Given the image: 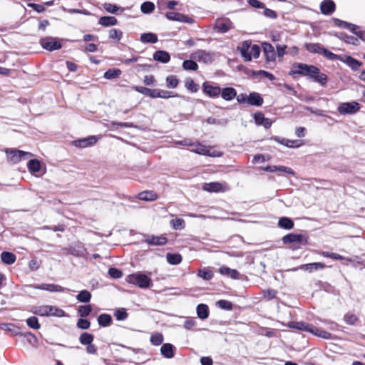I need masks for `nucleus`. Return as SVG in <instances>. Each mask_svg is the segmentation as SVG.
I'll return each mask as SVG.
<instances>
[{
    "mask_svg": "<svg viewBox=\"0 0 365 365\" xmlns=\"http://www.w3.org/2000/svg\"><path fill=\"white\" fill-rule=\"evenodd\" d=\"M144 242L150 246H163L167 244L168 239L165 235H145Z\"/></svg>",
    "mask_w": 365,
    "mask_h": 365,
    "instance_id": "obj_17",
    "label": "nucleus"
},
{
    "mask_svg": "<svg viewBox=\"0 0 365 365\" xmlns=\"http://www.w3.org/2000/svg\"><path fill=\"white\" fill-rule=\"evenodd\" d=\"M123 37V32L116 29H112L109 31V38L112 40L120 41Z\"/></svg>",
    "mask_w": 365,
    "mask_h": 365,
    "instance_id": "obj_55",
    "label": "nucleus"
},
{
    "mask_svg": "<svg viewBox=\"0 0 365 365\" xmlns=\"http://www.w3.org/2000/svg\"><path fill=\"white\" fill-rule=\"evenodd\" d=\"M304 47L308 52L322 55L329 60L334 61L335 58V53L329 51L319 43H306Z\"/></svg>",
    "mask_w": 365,
    "mask_h": 365,
    "instance_id": "obj_3",
    "label": "nucleus"
},
{
    "mask_svg": "<svg viewBox=\"0 0 365 365\" xmlns=\"http://www.w3.org/2000/svg\"><path fill=\"white\" fill-rule=\"evenodd\" d=\"M158 36L153 33H144L140 36V41L143 43H155L158 41Z\"/></svg>",
    "mask_w": 365,
    "mask_h": 365,
    "instance_id": "obj_38",
    "label": "nucleus"
},
{
    "mask_svg": "<svg viewBox=\"0 0 365 365\" xmlns=\"http://www.w3.org/2000/svg\"><path fill=\"white\" fill-rule=\"evenodd\" d=\"M27 167L31 173L37 175L41 170V165L38 160L32 159L28 162Z\"/></svg>",
    "mask_w": 365,
    "mask_h": 365,
    "instance_id": "obj_30",
    "label": "nucleus"
},
{
    "mask_svg": "<svg viewBox=\"0 0 365 365\" xmlns=\"http://www.w3.org/2000/svg\"><path fill=\"white\" fill-rule=\"evenodd\" d=\"M138 197L139 200L143 201H154L158 199V195L154 191L146 190L140 192Z\"/></svg>",
    "mask_w": 365,
    "mask_h": 365,
    "instance_id": "obj_29",
    "label": "nucleus"
},
{
    "mask_svg": "<svg viewBox=\"0 0 365 365\" xmlns=\"http://www.w3.org/2000/svg\"><path fill=\"white\" fill-rule=\"evenodd\" d=\"M28 287L36 289L46 290L50 292H63L68 290L67 288L55 284H30Z\"/></svg>",
    "mask_w": 365,
    "mask_h": 365,
    "instance_id": "obj_15",
    "label": "nucleus"
},
{
    "mask_svg": "<svg viewBox=\"0 0 365 365\" xmlns=\"http://www.w3.org/2000/svg\"><path fill=\"white\" fill-rule=\"evenodd\" d=\"M309 78L314 82L319 83L322 86H325L328 81L327 76L324 73H321L319 68L314 71V73L310 75Z\"/></svg>",
    "mask_w": 365,
    "mask_h": 365,
    "instance_id": "obj_22",
    "label": "nucleus"
},
{
    "mask_svg": "<svg viewBox=\"0 0 365 365\" xmlns=\"http://www.w3.org/2000/svg\"><path fill=\"white\" fill-rule=\"evenodd\" d=\"M122 73V71L118 68H110L107 70L104 74L103 77L106 79L111 80L115 79L118 78Z\"/></svg>",
    "mask_w": 365,
    "mask_h": 365,
    "instance_id": "obj_40",
    "label": "nucleus"
},
{
    "mask_svg": "<svg viewBox=\"0 0 365 365\" xmlns=\"http://www.w3.org/2000/svg\"><path fill=\"white\" fill-rule=\"evenodd\" d=\"M317 70V67L313 65H307L302 63H296L293 65L292 73L298 74L302 76H310L314 73V71Z\"/></svg>",
    "mask_w": 365,
    "mask_h": 365,
    "instance_id": "obj_7",
    "label": "nucleus"
},
{
    "mask_svg": "<svg viewBox=\"0 0 365 365\" xmlns=\"http://www.w3.org/2000/svg\"><path fill=\"white\" fill-rule=\"evenodd\" d=\"M360 108L361 105L359 103L356 101H351L340 103L337 108V110L341 115H351L357 113Z\"/></svg>",
    "mask_w": 365,
    "mask_h": 365,
    "instance_id": "obj_9",
    "label": "nucleus"
},
{
    "mask_svg": "<svg viewBox=\"0 0 365 365\" xmlns=\"http://www.w3.org/2000/svg\"><path fill=\"white\" fill-rule=\"evenodd\" d=\"M6 153L8 160L14 163H17L23 160H26L33 156L32 153L17 149H6Z\"/></svg>",
    "mask_w": 365,
    "mask_h": 365,
    "instance_id": "obj_6",
    "label": "nucleus"
},
{
    "mask_svg": "<svg viewBox=\"0 0 365 365\" xmlns=\"http://www.w3.org/2000/svg\"><path fill=\"white\" fill-rule=\"evenodd\" d=\"M91 312H92V307L90 304L79 306L78 309V314L81 317H88L91 314Z\"/></svg>",
    "mask_w": 365,
    "mask_h": 365,
    "instance_id": "obj_48",
    "label": "nucleus"
},
{
    "mask_svg": "<svg viewBox=\"0 0 365 365\" xmlns=\"http://www.w3.org/2000/svg\"><path fill=\"white\" fill-rule=\"evenodd\" d=\"M127 282L141 289H147L152 286L153 282L150 277L145 274L138 272L127 277Z\"/></svg>",
    "mask_w": 365,
    "mask_h": 365,
    "instance_id": "obj_2",
    "label": "nucleus"
},
{
    "mask_svg": "<svg viewBox=\"0 0 365 365\" xmlns=\"http://www.w3.org/2000/svg\"><path fill=\"white\" fill-rule=\"evenodd\" d=\"M103 8L106 11L110 14H117L118 11H123V8L118 7L116 4H113L110 3H105L103 4Z\"/></svg>",
    "mask_w": 365,
    "mask_h": 365,
    "instance_id": "obj_54",
    "label": "nucleus"
},
{
    "mask_svg": "<svg viewBox=\"0 0 365 365\" xmlns=\"http://www.w3.org/2000/svg\"><path fill=\"white\" fill-rule=\"evenodd\" d=\"M175 347L172 344L165 343L162 345L160 353L164 357L171 359L175 355Z\"/></svg>",
    "mask_w": 365,
    "mask_h": 365,
    "instance_id": "obj_24",
    "label": "nucleus"
},
{
    "mask_svg": "<svg viewBox=\"0 0 365 365\" xmlns=\"http://www.w3.org/2000/svg\"><path fill=\"white\" fill-rule=\"evenodd\" d=\"M344 322L349 325H354L358 321V317L352 313L348 312L344 316Z\"/></svg>",
    "mask_w": 365,
    "mask_h": 365,
    "instance_id": "obj_52",
    "label": "nucleus"
},
{
    "mask_svg": "<svg viewBox=\"0 0 365 365\" xmlns=\"http://www.w3.org/2000/svg\"><path fill=\"white\" fill-rule=\"evenodd\" d=\"M197 276L205 280L209 281L213 278L214 274L210 267H205L198 269Z\"/></svg>",
    "mask_w": 365,
    "mask_h": 365,
    "instance_id": "obj_34",
    "label": "nucleus"
},
{
    "mask_svg": "<svg viewBox=\"0 0 365 365\" xmlns=\"http://www.w3.org/2000/svg\"><path fill=\"white\" fill-rule=\"evenodd\" d=\"M155 9V4L151 1H145L140 6V10L143 14H150Z\"/></svg>",
    "mask_w": 365,
    "mask_h": 365,
    "instance_id": "obj_49",
    "label": "nucleus"
},
{
    "mask_svg": "<svg viewBox=\"0 0 365 365\" xmlns=\"http://www.w3.org/2000/svg\"><path fill=\"white\" fill-rule=\"evenodd\" d=\"M159 94H160L159 98H165V99L173 98V97H175L178 96L177 94H175L173 92L165 91V90H160V89H159Z\"/></svg>",
    "mask_w": 365,
    "mask_h": 365,
    "instance_id": "obj_64",
    "label": "nucleus"
},
{
    "mask_svg": "<svg viewBox=\"0 0 365 365\" xmlns=\"http://www.w3.org/2000/svg\"><path fill=\"white\" fill-rule=\"evenodd\" d=\"M166 259L169 264L177 265L182 262V257L181 255L178 253H168L166 255Z\"/></svg>",
    "mask_w": 365,
    "mask_h": 365,
    "instance_id": "obj_35",
    "label": "nucleus"
},
{
    "mask_svg": "<svg viewBox=\"0 0 365 365\" xmlns=\"http://www.w3.org/2000/svg\"><path fill=\"white\" fill-rule=\"evenodd\" d=\"M98 24L103 26L108 27L116 25L118 20L114 16H105L99 19Z\"/></svg>",
    "mask_w": 365,
    "mask_h": 365,
    "instance_id": "obj_33",
    "label": "nucleus"
},
{
    "mask_svg": "<svg viewBox=\"0 0 365 365\" xmlns=\"http://www.w3.org/2000/svg\"><path fill=\"white\" fill-rule=\"evenodd\" d=\"M1 261L6 264H12L16 261V255L9 252H3L1 254Z\"/></svg>",
    "mask_w": 365,
    "mask_h": 365,
    "instance_id": "obj_36",
    "label": "nucleus"
},
{
    "mask_svg": "<svg viewBox=\"0 0 365 365\" xmlns=\"http://www.w3.org/2000/svg\"><path fill=\"white\" fill-rule=\"evenodd\" d=\"M150 341L152 344L159 346L163 341V336L160 333H155L150 336Z\"/></svg>",
    "mask_w": 365,
    "mask_h": 365,
    "instance_id": "obj_58",
    "label": "nucleus"
},
{
    "mask_svg": "<svg viewBox=\"0 0 365 365\" xmlns=\"http://www.w3.org/2000/svg\"><path fill=\"white\" fill-rule=\"evenodd\" d=\"M332 21H334L335 26L340 27V28H343V29H349V30H350L351 28H354L353 24L342 21V20L336 19V18H333Z\"/></svg>",
    "mask_w": 365,
    "mask_h": 365,
    "instance_id": "obj_50",
    "label": "nucleus"
},
{
    "mask_svg": "<svg viewBox=\"0 0 365 365\" xmlns=\"http://www.w3.org/2000/svg\"><path fill=\"white\" fill-rule=\"evenodd\" d=\"M219 272L222 275L229 277L233 279H239L240 275V272L237 270L225 266L221 267L219 269Z\"/></svg>",
    "mask_w": 365,
    "mask_h": 365,
    "instance_id": "obj_26",
    "label": "nucleus"
},
{
    "mask_svg": "<svg viewBox=\"0 0 365 365\" xmlns=\"http://www.w3.org/2000/svg\"><path fill=\"white\" fill-rule=\"evenodd\" d=\"M341 39L344 40L346 43L351 45L357 46L359 43L358 38L341 33L339 36Z\"/></svg>",
    "mask_w": 365,
    "mask_h": 365,
    "instance_id": "obj_46",
    "label": "nucleus"
},
{
    "mask_svg": "<svg viewBox=\"0 0 365 365\" xmlns=\"http://www.w3.org/2000/svg\"><path fill=\"white\" fill-rule=\"evenodd\" d=\"M97 320L98 324L103 327H108L112 323V317L108 314H102L99 315Z\"/></svg>",
    "mask_w": 365,
    "mask_h": 365,
    "instance_id": "obj_37",
    "label": "nucleus"
},
{
    "mask_svg": "<svg viewBox=\"0 0 365 365\" xmlns=\"http://www.w3.org/2000/svg\"><path fill=\"white\" fill-rule=\"evenodd\" d=\"M26 324L30 328L34 329H38L41 327L38 320L36 317H31L28 318L26 319Z\"/></svg>",
    "mask_w": 365,
    "mask_h": 365,
    "instance_id": "obj_59",
    "label": "nucleus"
},
{
    "mask_svg": "<svg viewBox=\"0 0 365 365\" xmlns=\"http://www.w3.org/2000/svg\"><path fill=\"white\" fill-rule=\"evenodd\" d=\"M48 317H63L66 316V312L56 306L48 305Z\"/></svg>",
    "mask_w": 365,
    "mask_h": 365,
    "instance_id": "obj_39",
    "label": "nucleus"
},
{
    "mask_svg": "<svg viewBox=\"0 0 365 365\" xmlns=\"http://www.w3.org/2000/svg\"><path fill=\"white\" fill-rule=\"evenodd\" d=\"M190 58L205 64H211L216 58L214 51L198 49L190 54Z\"/></svg>",
    "mask_w": 365,
    "mask_h": 365,
    "instance_id": "obj_5",
    "label": "nucleus"
},
{
    "mask_svg": "<svg viewBox=\"0 0 365 365\" xmlns=\"http://www.w3.org/2000/svg\"><path fill=\"white\" fill-rule=\"evenodd\" d=\"M182 68L186 71H197L198 68L197 63L194 61V59L185 60L182 62Z\"/></svg>",
    "mask_w": 365,
    "mask_h": 365,
    "instance_id": "obj_45",
    "label": "nucleus"
},
{
    "mask_svg": "<svg viewBox=\"0 0 365 365\" xmlns=\"http://www.w3.org/2000/svg\"><path fill=\"white\" fill-rule=\"evenodd\" d=\"M1 329L5 331L10 332L12 335L14 336L21 335L20 328L13 324H1Z\"/></svg>",
    "mask_w": 365,
    "mask_h": 365,
    "instance_id": "obj_32",
    "label": "nucleus"
},
{
    "mask_svg": "<svg viewBox=\"0 0 365 365\" xmlns=\"http://www.w3.org/2000/svg\"><path fill=\"white\" fill-rule=\"evenodd\" d=\"M339 60L346 63L354 71H356L361 66L362 63L351 56L335 54L334 61Z\"/></svg>",
    "mask_w": 365,
    "mask_h": 365,
    "instance_id": "obj_11",
    "label": "nucleus"
},
{
    "mask_svg": "<svg viewBox=\"0 0 365 365\" xmlns=\"http://www.w3.org/2000/svg\"><path fill=\"white\" fill-rule=\"evenodd\" d=\"M255 122L257 125H262L264 128L267 129L271 127L272 121L265 118L264 113L262 112H257L254 114Z\"/></svg>",
    "mask_w": 365,
    "mask_h": 365,
    "instance_id": "obj_21",
    "label": "nucleus"
},
{
    "mask_svg": "<svg viewBox=\"0 0 365 365\" xmlns=\"http://www.w3.org/2000/svg\"><path fill=\"white\" fill-rule=\"evenodd\" d=\"M262 48L266 59V63L268 65L267 68H272L275 65L276 60L274 48L271 43L264 42L262 43Z\"/></svg>",
    "mask_w": 365,
    "mask_h": 365,
    "instance_id": "obj_8",
    "label": "nucleus"
},
{
    "mask_svg": "<svg viewBox=\"0 0 365 365\" xmlns=\"http://www.w3.org/2000/svg\"><path fill=\"white\" fill-rule=\"evenodd\" d=\"M196 311H197V317L200 319L204 320V319H206L207 318H208L209 314H210V311H209V307L207 304H198L197 306Z\"/></svg>",
    "mask_w": 365,
    "mask_h": 365,
    "instance_id": "obj_31",
    "label": "nucleus"
},
{
    "mask_svg": "<svg viewBox=\"0 0 365 365\" xmlns=\"http://www.w3.org/2000/svg\"><path fill=\"white\" fill-rule=\"evenodd\" d=\"M41 46L46 50L53 51L61 48L62 44L57 38L48 36L40 39Z\"/></svg>",
    "mask_w": 365,
    "mask_h": 365,
    "instance_id": "obj_10",
    "label": "nucleus"
},
{
    "mask_svg": "<svg viewBox=\"0 0 365 365\" xmlns=\"http://www.w3.org/2000/svg\"><path fill=\"white\" fill-rule=\"evenodd\" d=\"M91 294L88 290H82L76 296V299L79 302L88 303L91 301Z\"/></svg>",
    "mask_w": 365,
    "mask_h": 365,
    "instance_id": "obj_42",
    "label": "nucleus"
},
{
    "mask_svg": "<svg viewBox=\"0 0 365 365\" xmlns=\"http://www.w3.org/2000/svg\"><path fill=\"white\" fill-rule=\"evenodd\" d=\"M217 306L225 310H231L232 309V303L227 300L221 299L217 302Z\"/></svg>",
    "mask_w": 365,
    "mask_h": 365,
    "instance_id": "obj_61",
    "label": "nucleus"
},
{
    "mask_svg": "<svg viewBox=\"0 0 365 365\" xmlns=\"http://www.w3.org/2000/svg\"><path fill=\"white\" fill-rule=\"evenodd\" d=\"M220 96L224 100L230 101L237 96V91L232 87H226L221 89Z\"/></svg>",
    "mask_w": 365,
    "mask_h": 365,
    "instance_id": "obj_25",
    "label": "nucleus"
},
{
    "mask_svg": "<svg viewBox=\"0 0 365 365\" xmlns=\"http://www.w3.org/2000/svg\"><path fill=\"white\" fill-rule=\"evenodd\" d=\"M233 28V24L229 19H219L217 21L215 29L224 34Z\"/></svg>",
    "mask_w": 365,
    "mask_h": 365,
    "instance_id": "obj_18",
    "label": "nucleus"
},
{
    "mask_svg": "<svg viewBox=\"0 0 365 365\" xmlns=\"http://www.w3.org/2000/svg\"><path fill=\"white\" fill-rule=\"evenodd\" d=\"M172 227L175 230H183L185 227V222L182 218H175L170 220Z\"/></svg>",
    "mask_w": 365,
    "mask_h": 365,
    "instance_id": "obj_44",
    "label": "nucleus"
},
{
    "mask_svg": "<svg viewBox=\"0 0 365 365\" xmlns=\"http://www.w3.org/2000/svg\"><path fill=\"white\" fill-rule=\"evenodd\" d=\"M325 267V264L322 262H314L300 265L298 268H295L294 270L301 269L304 271H308L312 272L313 270L322 269Z\"/></svg>",
    "mask_w": 365,
    "mask_h": 365,
    "instance_id": "obj_23",
    "label": "nucleus"
},
{
    "mask_svg": "<svg viewBox=\"0 0 365 365\" xmlns=\"http://www.w3.org/2000/svg\"><path fill=\"white\" fill-rule=\"evenodd\" d=\"M48 305H41L34 307L32 312L41 317H48Z\"/></svg>",
    "mask_w": 365,
    "mask_h": 365,
    "instance_id": "obj_43",
    "label": "nucleus"
},
{
    "mask_svg": "<svg viewBox=\"0 0 365 365\" xmlns=\"http://www.w3.org/2000/svg\"><path fill=\"white\" fill-rule=\"evenodd\" d=\"M153 59L156 61L163 63H166L170 61V56L168 52L163 50H159L154 53Z\"/></svg>",
    "mask_w": 365,
    "mask_h": 365,
    "instance_id": "obj_27",
    "label": "nucleus"
},
{
    "mask_svg": "<svg viewBox=\"0 0 365 365\" xmlns=\"http://www.w3.org/2000/svg\"><path fill=\"white\" fill-rule=\"evenodd\" d=\"M179 81L174 75L168 76L166 78V86L169 88H175L178 86Z\"/></svg>",
    "mask_w": 365,
    "mask_h": 365,
    "instance_id": "obj_53",
    "label": "nucleus"
},
{
    "mask_svg": "<svg viewBox=\"0 0 365 365\" xmlns=\"http://www.w3.org/2000/svg\"><path fill=\"white\" fill-rule=\"evenodd\" d=\"M93 339L94 336L93 334L88 332H83L81 334L79 337V341L83 345H88L93 342Z\"/></svg>",
    "mask_w": 365,
    "mask_h": 365,
    "instance_id": "obj_47",
    "label": "nucleus"
},
{
    "mask_svg": "<svg viewBox=\"0 0 365 365\" xmlns=\"http://www.w3.org/2000/svg\"><path fill=\"white\" fill-rule=\"evenodd\" d=\"M202 92L210 98H215L220 96L221 88L206 81L202 84Z\"/></svg>",
    "mask_w": 365,
    "mask_h": 365,
    "instance_id": "obj_16",
    "label": "nucleus"
},
{
    "mask_svg": "<svg viewBox=\"0 0 365 365\" xmlns=\"http://www.w3.org/2000/svg\"><path fill=\"white\" fill-rule=\"evenodd\" d=\"M354 28H351L350 31L355 34L361 41H365V31L362 30L360 26L354 24Z\"/></svg>",
    "mask_w": 365,
    "mask_h": 365,
    "instance_id": "obj_51",
    "label": "nucleus"
},
{
    "mask_svg": "<svg viewBox=\"0 0 365 365\" xmlns=\"http://www.w3.org/2000/svg\"><path fill=\"white\" fill-rule=\"evenodd\" d=\"M240 53L245 61H250L252 58H257L259 56L260 48L258 45H250L247 41H245L241 47Z\"/></svg>",
    "mask_w": 365,
    "mask_h": 365,
    "instance_id": "obj_4",
    "label": "nucleus"
},
{
    "mask_svg": "<svg viewBox=\"0 0 365 365\" xmlns=\"http://www.w3.org/2000/svg\"><path fill=\"white\" fill-rule=\"evenodd\" d=\"M108 274L110 275V277L113 279H119L122 277L123 273L120 269L117 268L110 267L108 269Z\"/></svg>",
    "mask_w": 365,
    "mask_h": 365,
    "instance_id": "obj_62",
    "label": "nucleus"
},
{
    "mask_svg": "<svg viewBox=\"0 0 365 365\" xmlns=\"http://www.w3.org/2000/svg\"><path fill=\"white\" fill-rule=\"evenodd\" d=\"M262 294L266 300L269 301L277 297V291L273 289H267L262 290Z\"/></svg>",
    "mask_w": 365,
    "mask_h": 365,
    "instance_id": "obj_56",
    "label": "nucleus"
},
{
    "mask_svg": "<svg viewBox=\"0 0 365 365\" xmlns=\"http://www.w3.org/2000/svg\"><path fill=\"white\" fill-rule=\"evenodd\" d=\"M128 315L126 309L124 308L118 309L114 312V317L119 321L125 320L128 317Z\"/></svg>",
    "mask_w": 365,
    "mask_h": 365,
    "instance_id": "obj_57",
    "label": "nucleus"
},
{
    "mask_svg": "<svg viewBox=\"0 0 365 365\" xmlns=\"http://www.w3.org/2000/svg\"><path fill=\"white\" fill-rule=\"evenodd\" d=\"M202 189L209 192H224L228 191L230 187L225 182H212L204 183Z\"/></svg>",
    "mask_w": 365,
    "mask_h": 365,
    "instance_id": "obj_14",
    "label": "nucleus"
},
{
    "mask_svg": "<svg viewBox=\"0 0 365 365\" xmlns=\"http://www.w3.org/2000/svg\"><path fill=\"white\" fill-rule=\"evenodd\" d=\"M97 141L98 138L96 136L91 135L88 138L74 140L73 142V145L77 148H85L86 147L95 145Z\"/></svg>",
    "mask_w": 365,
    "mask_h": 365,
    "instance_id": "obj_19",
    "label": "nucleus"
},
{
    "mask_svg": "<svg viewBox=\"0 0 365 365\" xmlns=\"http://www.w3.org/2000/svg\"><path fill=\"white\" fill-rule=\"evenodd\" d=\"M336 10V4L332 0H324L320 4V11L324 15H331Z\"/></svg>",
    "mask_w": 365,
    "mask_h": 365,
    "instance_id": "obj_20",
    "label": "nucleus"
},
{
    "mask_svg": "<svg viewBox=\"0 0 365 365\" xmlns=\"http://www.w3.org/2000/svg\"><path fill=\"white\" fill-rule=\"evenodd\" d=\"M263 102V98L258 93L252 92L248 96L247 103L251 106H261Z\"/></svg>",
    "mask_w": 365,
    "mask_h": 365,
    "instance_id": "obj_28",
    "label": "nucleus"
},
{
    "mask_svg": "<svg viewBox=\"0 0 365 365\" xmlns=\"http://www.w3.org/2000/svg\"><path fill=\"white\" fill-rule=\"evenodd\" d=\"M284 244L296 243L299 245L307 244V237L302 234L289 233L282 237Z\"/></svg>",
    "mask_w": 365,
    "mask_h": 365,
    "instance_id": "obj_13",
    "label": "nucleus"
},
{
    "mask_svg": "<svg viewBox=\"0 0 365 365\" xmlns=\"http://www.w3.org/2000/svg\"><path fill=\"white\" fill-rule=\"evenodd\" d=\"M288 327L292 329L311 333L325 339H334L333 335L331 333L324 329H318L315 326L304 322H289L288 323Z\"/></svg>",
    "mask_w": 365,
    "mask_h": 365,
    "instance_id": "obj_1",
    "label": "nucleus"
},
{
    "mask_svg": "<svg viewBox=\"0 0 365 365\" xmlns=\"http://www.w3.org/2000/svg\"><path fill=\"white\" fill-rule=\"evenodd\" d=\"M185 87L192 93H196L199 89V86L191 78H187L185 81Z\"/></svg>",
    "mask_w": 365,
    "mask_h": 365,
    "instance_id": "obj_60",
    "label": "nucleus"
},
{
    "mask_svg": "<svg viewBox=\"0 0 365 365\" xmlns=\"http://www.w3.org/2000/svg\"><path fill=\"white\" fill-rule=\"evenodd\" d=\"M278 225L285 230H291L294 227V222L289 217H281L278 221Z\"/></svg>",
    "mask_w": 365,
    "mask_h": 365,
    "instance_id": "obj_41",
    "label": "nucleus"
},
{
    "mask_svg": "<svg viewBox=\"0 0 365 365\" xmlns=\"http://www.w3.org/2000/svg\"><path fill=\"white\" fill-rule=\"evenodd\" d=\"M77 327L81 329H88L91 326L88 320L85 319H79L77 322Z\"/></svg>",
    "mask_w": 365,
    "mask_h": 365,
    "instance_id": "obj_63",
    "label": "nucleus"
},
{
    "mask_svg": "<svg viewBox=\"0 0 365 365\" xmlns=\"http://www.w3.org/2000/svg\"><path fill=\"white\" fill-rule=\"evenodd\" d=\"M65 250H66L67 253L78 257H86L88 254L84 244L81 242L73 243Z\"/></svg>",
    "mask_w": 365,
    "mask_h": 365,
    "instance_id": "obj_12",
    "label": "nucleus"
}]
</instances>
